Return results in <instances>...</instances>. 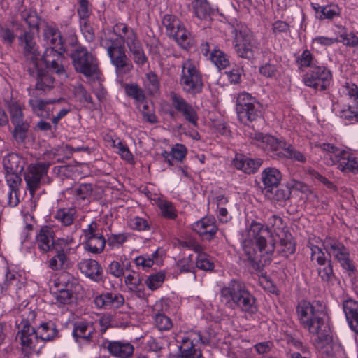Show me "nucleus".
<instances>
[{"mask_svg":"<svg viewBox=\"0 0 358 358\" xmlns=\"http://www.w3.org/2000/svg\"><path fill=\"white\" fill-rule=\"evenodd\" d=\"M193 229L203 239L210 240L215 236L218 229L213 218L203 217L194 223Z\"/></svg>","mask_w":358,"mask_h":358,"instance_id":"393cba45","label":"nucleus"},{"mask_svg":"<svg viewBox=\"0 0 358 358\" xmlns=\"http://www.w3.org/2000/svg\"><path fill=\"white\" fill-rule=\"evenodd\" d=\"M124 283L129 290L135 292L136 296L138 298H143L145 296L142 279L138 273L134 271H131L129 274L125 276Z\"/></svg>","mask_w":358,"mask_h":358,"instance_id":"72a5a7b5","label":"nucleus"},{"mask_svg":"<svg viewBox=\"0 0 358 358\" xmlns=\"http://www.w3.org/2000/svg\"><path fill=\"white\" fill-rule=\"evenodd\" d=\"M171 38H173L179 45L185 49L189 48L192 44V34L185 27L184 24Z\"/></svg>","mask_w":358,"mask_h":358,"instance_id":"ea45409f","label":"nucleus"},{"mask_svg":"<svg viewBox=\"0 0 358 358\" xmlns=\"http://www.w3.org/2000/svg\"><path fill=\"white\" fill-rule=\"evenodd\" d=\"M209 59L220 71L226 69L229 65V59L227 54L217 48H213L210 52Z\"/></svg>","mask_w":358,"mask_h":358,"instance_id":"58836bf2","label":"nucleus"},{"mask_svg":"<svg viewBox=\"0 0 358 358\" xmlns=\"http://www.w3.org/2000/svg\"><path fill=\"white\" fill-rule=\"evenodd\" d=\"M343 309L350 328L358 334V302L347 299L343 303Z\"/></svg>","mask_w":358,"mask_h":358,"instance_id":"c85d7f7f","label":"nucleus"},{"mask_svg":"<svg viewBox=\"0 0 358 358\" xmlns=\"http://www.w3.org/2000/svg\"><path fill=\"white\" fill-rule=\"evenodd\" d=\"M58 285L60 286L62 289L76 293L79 292L81 289V285L78 280L68 272L60 274L58 278Z\"/></svg>","mask_w":358,"mask_h":358,"instance_id":"e433bc0d","label":"nucleus"},{"mask_svg":"<svg viewBox=\"0 0 358 358\" xmlns=\"http://www.w3.org/2000/svg\"><path fill=\"white\" fill-rule=\"evenodd\" d=\"M73 94L81 103H93L92 97L81 84H78L74 87Z\"/></svg>","mask_w":358,"mask_h":358,"instance_id":"338daca9","label":"nucleus"},{"mask_svg":"<svg viewBox=\"0 0 358 358\" xmlns=\"http://www.w3.org/2000/svg\"><path fill=\"white\" fill-rule=\"evenodd\" d=\"M9 112L13 124L20 123L24 121V115L19 103L12 101L9 104Z\"/></svg>","mask_w":358,"mask_h":358,"instance_id":"0e129e2a","label":"nucleus"},{"mask_svg":"<svg viewBox=\"0 0 358 358\" xmlns=\"http://www.w3.org/2000/svg\"><path fill=\"white\" fill-rule=\"evenodd\" d=\"M194 10L196 16L199 19H206L213 13V10L206 0L195 1Z\"/></svg>","mask_w":358,"mask_h":358,"instance_id":"c03bdc74","label":"nucleus"},{"mask_svg":"<svg viewBox=\"0 0 358 358\" xmlns=\"http://www.w3.org/2000/svg\"><path fill=\"white\" fill-rule=\"evenodd\" d=\"M18 331L15 339L21 345L24 352H30L38 344L40 338L35 329L31 326L29 321L22 319L17 324Z\"/></svg>","mask_w":358,"mask_h":358,"instance_id":"dca6fc26","label":"nucleus"},{"mask_svg":"<svg viewBox=\"0 0 358 358\" xmlns=\"http://www.w3.org/2000/svg\"><path fill=\"white\" fill-rule=\"evenodd\" d=\"M53 217L62 227H70L78 217V210L75 206L59 208L55 211Z\"/></svg>","mask_w":358,"mask_h":358,"instance_id":"c756f323","label":"nucleus"},{"mask_svg":"<svg viewBox=\"0 0 358 358\" xmlns=\"http://www.w3.org/2000/svg\"><path fill=\"white\" fill-rule=\"evenodd\" d=\"M129 50L137 66H143L148 62V57L145 54L141 43L129 49Z\"/></svg>","mask_w":358,"mask_h":358,"instance_id":"13d9d810","label":"nucleus"},{"mask_svg":"<svg viewBox=\"0 0 358 358\" xmlns=\"http://www.w3.org/2000/svg\"><path fill=\"white\" fill-rule=\"evenodd\" d=\"M20 15L28 25L29 30L36 29L38 32L39 31L41 17L36 10L25 8L20 12Z\"/></svg>","mask_w":358,"mask_h":358,"instance_id":"4c0bfd02","label":"nucleus"},{"mask_svg":"<svg viewBox=\"0 0 358 358\" xmlns=\"http://www.w3.org/2000/svg\"><path fill=\"white\" fill-rule=\"evenodd\" d=\"M236 110L238 119L245 125L262 117V105L251 94L245 92L238 94Z\"/></svg>","mask_w":358,"mask_h":358,"instance_id":"6e6552de","label":"nucleus"},{"mask_svg":"<svg viewBox=\"0 0 358 358\" xmlns=\"http://www.w3.org/2000/svg\"><path fill=\"white\" fill-rule=\"evenodd\" d=\"M20 277L17 272L8 269L5 274V280L1 285L2 291H7L11 288L15 289L20 288Z\"/></svg>","mask_w":358,"mask_h":358,"instance_id":"a19ab883","label":"nucleus"},{"mask_svg":"<svg viewBox=\"0 0 358 358\" xmlns=\"http://www.w3.org/2000/svg\"><path fill=\"white\" fill-rule=\"evenodd\" d=\"M176 266L180 273L192 272L193 273L194 279H196V275L194 274V262L192 255L178 260Z\"/></svg>","mask_w":358,"mask_h":358,"instance_id":"052dcab7","label":"nucleus"},{"mask_svg":"<svg viewBox=\"0 0 358 358\" xmlns=\"http://www.w3.org/2000/svg\"><path fill=\"white\" fill-rule=\"evenodd\" d=\"M194 250L199 252L195 262L196 266L201 270L212 271L214 268V263L206 254L200 252L202 247L196 245L194 246Z\"/></svg>","mask_w":358,"mask_h":358,"instance_id":"79ce46f5","label":"nucleus"},{"mask_svg":"<svg viewBox=\"0 0 358 358\" xmlns=\"http://www.w3.org/2000/svg\"><path fill=\"white\" fill-rule=\"evenodd\" d=\"M341 14V8L335 3H330L323 6L321 10V15L318 16V20H333L336 17H339Z\"/></svg>","mask_w":358,"mask_h":358,"instance_id":"a18cd8bd","label":"nucleus"},{"mask_svg":"<svg viewBox=\"0 0 358 358\" xmlns=\"http://www.w3.org/2000/svg\"><path fill=\"white\" fill-rule=\"evenodd\" d=\"M32 73L29 71L30 75L36 77V90L46 91L50 90L54 87L55 78L49 73L44 72L42 69H38V64L37 68L34 70Z\"/></svg>","mask_w":358,"mask_h":358,"instance_id":"473e14b6","label":"nucleus"},{"mask_svg":"<svg viewBox=\"0 0 358 358\" xmlns=\"http://www.w3.org/2000/svg\"><path fill=\"white\" fill-rule=\"evenodd\" d=\"M323 266V268L317 269L321 280L327 285L333 284L336 277L334 273L331 260L329 259L328 262Z\"/></svg>","mask_w":358,"mask_h":358,"instance_id":"49530a36","label":"nucleus"},{"mask_svg":"<svg viewBox=\"0 0 358 358\" xmlns=\"http://www.w3.org/2000/svg\"><path fill=\"white\" fill-rule=\"evenodd\" d=\"M105 346L112 356L118 358L130 357L134 351V346L126 341H107Z\"/></svg>","mask_w":358,"mask_h":358,"instance_id":"5701e85b","label":"nucleus"},{"mask_svg":"<svg viewBox=\"0 0 358 358\" xmlns=\"http://www.w3.org/2000/svg\"><path fill=\"white\" fill-rule=\"evenodd\" d=\"M262 162L260 158L251 159L243 155H236L233 160V164L237 169L248 174L255 173Z\"/></svg>","mask_w":358,"mask_h":358,"instance_id":"a878e982","label":"nucleus"},{"mask_svg":"<svg viewBox=\"0 0 358 358\" xmlns=\"http://www.w3.org/2000/svg\"><path fill=\"white\" fill-rule=\"evenodd\" d=\"M285 234V238H280V246L281 249L280 250V252L284 257H288L290 255H292L295 252V244L292 241V235L290 234Z\"/></svg>","mask_w":358,"mask_h":358,"instance_id":"de8ad7c7","label":"nucleus"},{"mask_svg":"<svg viewBox=\"0 0 358 358\" xmlns=\"http://www.w3.org/2000/svg\"><path fill=\"white\" fill-rule=\"evenodd\" d=\"M297 317L302 327L315 336L314 344L320 349L329 345L332 338L325 322V306L320 301H301L296 307Z\"/></svg>","mask_w":358,"mask_h":358,"instance_id":"f03ea898","label":"nucleus"},{"mask_svg":"<svg viewBox=\"0 0 358 358\" xmlns=\"http://www.w3.org/2000/svg\"><path fill=\"white\" fill-rule=\"evenodd\" d=\"M322 245L330 257H334L341 265L342 268L352 276L356 268L350 257L349 249L338 239L332 237H327L322 241Z\"/></svg>","mask_w":358,"mask_h":358,"instance_id":"1a4fd4ad","label":"nucleus"},{"mask_svg":"<svg viewBox=\"0 0 358 358\" xmlns=\"http://www.w3.org/2000/svg\"><path fill=\"white\" fill-rule=\"evenodd\" d=\"M124 90L127 95L135 99L136 101L143 103L145 100L143 90L136 83L127 84Z\"/></svg>","mask_w":358,"mask_h":358,"instance_id":"3c124183","label":"nucleus"},{"mask_svg":"<svg viewBox=\"0 0 358 358\" xmlns=\"http://www.w3.org/2000/svg\"><path fill=\"white\" fill-rule=\"evenodd\" d=\"M170 99L176 110L181 114L185 120L196 127L199 117L193 106L188 103L181 95L174 92H171Z\"/></svg>","mask_w":358,"mask_h":358,"instance_id":"a211bd4d","label":"nucleus"},{"mask_svg":"<svg viewBox=\"0 0 358 358\" xmlns=\"http://www.w3.org/2000/svg\"><path fill=\"white\" fill-rule=\"evenodd\" d=\"M288 143L273 136L265 134L264 140L260 143V148L274 159H284L285 152Z\"/></svg>","mask_w":358,"mask_h":358,"instance_id":"aec40b11","label":"nucleus"},{"mask_svg":"<svg viewBox=\"0 0 358 358\" xmlns=\"http://www.w3.org/2000/svg\"><path fill=\"white\" fill-rule=\"evenodd\" d=\"M282 219L273 215L268 219L266 227L259 222L253 221L245 234L243 236L242 247L248 261L255 269L268 264L275 251V242L271 240L267 243L265 235L275 234L280 236L279 231H283Z\"/></svg>","mask_w":358,"mask_h":358,"instance_id":"f257e3e1","label":"nucleus"},{"mask_svg":"<svg viewBox=\"0 0 358 358\" xmlns=\"http://www.w3.org/2000/svg\"><path fill=\"white\" fill-rule=\"evenodd\" d=\"M210 340L199 331H190L182 337L179 354L174 358H204L200 345H208Z\"/></svg>","mask_w":358,"mask_h":358,"instance_id":"9b49d317","label":"nucleus"},{"mask_svg":"<svg viewBox=\"0 0 358 358\" xmlns=\"http://www.w3.org/2000/svg\"><path fill=\"white\" fill-rule=\"evenodd\" d=\"M285 159L301 164H304L307 161L306 155L289 143H288L285 152Z\"/></svg>","mask_w":358,"mask_h":358,"instance_id":"8fccbe9b","label":"nucleus"},{"mask_svg":"<svg viewBox=\"0 0 358 358\" xmlns=\"http://www.w3.org/2000/svg\"><path fill=\"white\" fill-rule=\"evenodd\" d=\"M62 43L60 45V47L63 46L64 49V52H67L69 51V48H74L75 49L78 47V40L76 32L73 29H69L67 32L65 34L64 36H62Z\"/></svg>","mask_w":358,"mask_h":358,"instance_id":"6e6d98bb","label":"nucleus"},{"mask_svg":"<svg viewBox=\"0 0 358 358\" xmlns=\"http://www.w3.org/2000/svg\"><path fill=\"white\" fill-rule=\"evenodd\" d=\"M234 43L238 57L250 59L257 50L258 43L247 27L235 29Z\"/></svg>","mask_w":358,"mask_h":358,"instance_id":"f8f14e48","label":"nucleus"},{"mask_svg":"<svg viewBox=\"0 0 358 358\" xmlns=\"http://www.w3.org/2000/svg\"><path fill=\"white\" fill-rule=\"evenodd\" d=\"M180 84L182 90L192 96L202 92L203 81L196 63L192 59H186L182 64Z\"/></svg>","mask_w":358,"mask_h":358,"instance_id":"423d86ee","label":"nucleus"},{"mask_svg":"<svg viewBox=\"0 0 358 358\" xmlns=\"http://www.w3.org/2000/svg\"><path fill=\"white\" fill-rule=\"evenodd\" d=\"M221 301L231 308L253 314L257 311L256 299L246 285L238 280H231L220 291Z\"/></svg>","mask_w":358,"mask_h":358,"instance_id":"20e7f679","label":"nucleus"},{"mask_svg":"<svg viewBox=\"0 0 358 358\" xmlns=\"http://www.w3.org/2000/svg\"><path fill=\"white\" fill-rule=\"evenodd\" d=\"M29 99L28 105L31 111L38 117L50 118L52 111L57 108L59 103L64 101V99H42L37 95L34 90H29Z\"/></svg>","mask_w":358,"mask_h":358,"instance_id":"4468645a","label":"nucleus"},{"mask_svg":"<svg viewBox=\"0 0 358 358\" xmlns=\"http://www.w3.org/2000/svg\"><path fill=\"white\" fill-rule=\"evenodd\" d=\"M13 136L15 141L18 143H22L27 138V134L28 129L29 128V124L28 122L23 121L20 123H15Z\"/></svg>","mask_w":358,"mask_h":358,"instance_id":"680f3d73","label":"nucleus"},{"mask_svg":"<svg viewBox=\"0 0 358 358\" xmlns=\"http://www.w3.org/2000/svg\"><path fill=\"white\" fill-rule=\"evenodd\" d=\"M340 117L343 119L345 124H354L358 122V108L355 110L352 106H345L340 111Z\"/></svg>","mask_w":358,"mask_h":358,"instance_id":"bf43d9fd","label":"nucleus"},{"mask_svg":"<svg viewBox=\"0 0 358 358\" xmlns=\"http://www.w3.org/2000/svg\"><path fill=\"white\" fill-rule=\"evenodd\" d=\"M2 164L4 172H22L25 162L21 155L10 152L3 158Z\"/></svg>","mask_w":358,"mask_h":358,"instance_id":"2f4dec72","label":"nucleus"},{"mask_svg":"<svg viewBox=\"0 0 358 358\" xmlns=\"http://www.w3.org/2000/svg\"><path fill=\"white\" fill-rule=\"evenodd\" d=\"M73 243L72 237L57 239L55 250L56 255L48 261V267L54 271L63 268L64 264L68 260L67 254L69 248H63L62 245L68 246Z\"/></svg>","mask_w":358,"mask_h":358,"instance_id":"412c9836","label":"nucleus"},{"mask_svg":"<svg viewBox=\"0 0 358 358\" xmlns=\"http://www.w3.org/2000/svg\"><path fill=\"white\" fill-rule=\"evenodd\" d=\"M93 185L91 183H80L75 186L71 191L75 203L78 205H89L92 201Z\"/></svg>","mask_w":358,"mask_h":358,"instance_id":"bb28decb","label":"nucleus"},{"mask_svg":"<svg viewBox=\"0 0 358 358\" xmlns=\"http://www.w3.org/2000/svg\"><path fill=\"white\" fill-rule=\"evenodd\" d=\"M157 206L160 209L161 214L164 217L173 220L177 217L176 210L171 202L159 199L157 202Z\"/></svg>","mask_w":358,"mask_h":358,"instance_id":"864d4df0","label":"nucleus"},{"mask_svg":"<svg viewBox=\"0 0 358 358\" xmlns=\"http://www.w3.org/2000/svg\"><path fill=\"white\" fill-rule=\"evenodd\" d=\"M162 23L166 27V32L169 37L176 34V31L183 25L180 20L173 15H165Z\"/></svg>","mask_w":358,"mask_h":358,"instance_id":"37998d69","label":"nucleus"},{"mask_svg":"<svg viewBox=\"0 0 358 358\" xmlns=\"http://www.w3.org/2000/svg\"><path fill=\"white\" fill-rule=\"evenodd\" d=\"M17 31H20V34L17 36L19 45L22 49V53L24 62L26 63L28 71L31 73L37 68V64L41 59V52L39 46L37 44L34 34L31 30L26 29L20 23L13 22Z\"/></svg>","mask_w":358,"mask_h":358,"instance_id":"39448f33","label":"nucleus"},{"mask_svg":"<svg viewBox=\"0 0 358 358\" xmlns=\"http://www.w3.org/2000/svg\"><path fill=\"white\" fill-rule=\"evenodd\" d=\"M71 58L76 72L87 78L97 76L99 71L97 58L85 47L79 45L74 49L71 53Z\"/></svg>","mask_w":358,"mask_h":358,"instance_id":"9d476101","label":"nucleus"},{"mask_svg":"<svg viewBox=\"0 0 358 358\" xmlns=\"http://www.w3.org/2000/svg\"><path fill=\"white\" fill-rule=\"evenodd\" d=\"M43 39L48 48H58L62 43V34L55 25L45 24L43 31Z\"/></svg>","mask_w":358,"mask_h":358,"instance_id":"7c9ffc66","label":"nucleus"},{"mask_svg":"<svg viewBox=\"0 0 358 358\" xmlns=\"http://www.w3.org/2000/svg\"><path fill=\"white\" fill-rule=\"evenodd\" d=\"M281 179L282 174L278 169L266 168L262 173V180L266 191V194L273 193V190L279 185Z\"/></svg>","mask_w":358,"mask_h":358,"instance_id":"cd10ccee","label":"nucleus"},{"mask_svg":"<svg viewBox=\"0 0 358 358\" xmlns=\"http://www.w3.org/2000/svg\"><path fill=\"white\" fill-rule=\"evenodd\" d=\"M165 279V274L163 272H159L150 275L146 279L145 283L150 290H156L158 289Z\"/></svg>","mask_w":358,"mask_h":358,"instance_id":"e2e57ef3","label":"nucleus"},{"mask_svg":"<svg viewBox=\"0 0 358 358\" xmlns=\"http://www.w3.org/2000/svg\"><path fill=\"white\" fill-rule=\"evenodd\" d=\"M95 334V328L92 322L78 321L73 324L72 336L80 346L92 343Z\"/></svg>","mask_w":358,"mask_h":358,"instance_id":"6ab92c4d","label":"nucleus"},{"mask_svg":"<svg viewBox=\"0 0 358 358\" xmlns=\"http://www.w3.org/2000/svg\"><path fill=\"white\" fill-rule=\"evenodd\" d=\"M144 86L150 94H156L160 86L157 74L153 72L147 73L144 80Z\"/></svg>","mask_w":358,"mask_h":358,"instance_id":"603ef678","label":"nucleus"},{"mask_svg":"<svg viewBox=\"0 0 358 358\" xmlns=\"http://www.w3.org/2000/svg\"><path fill=\"white\" fill-rule=\"evenodd\" d=\"M155 324L160 331H167L171 329V320L164 313H158L155 317Z\"/></svg>","mask_w":358,"mask_h":358,"instance_id":"69168bd1","label":"nucleus"},{"mask_svg":"<svg viewBox=\"0 0 358 358\" xmlns=\"http://www.w3.org/2000/svg\"><path fill=\"white\" fill-rule=\"evenodd\" d=\"M55 231L49 226H43L36 234V244L38 248L48 252L56 248L57 240L55 241Z\"/></svg>","mask_w":358,"mask_h":358,"instance_id":"4be33fe9","label":"nucleus"},{"mask_svg":"<svg viewBox=\"0 0 358 358\" xmlns=\"http://www.w3.org/2000/svg\"><path fill=\"white\" fill-rule=\"evenodd\" d=\"M106 241L101 234L84 239V248L93 254L103 252Z\"/></svg>","mask_w":358,"mask_h":358,"instance_id":"f704fd0d","label":"nucleus"},{"mask_svg":"<svg viewBox=\"0 0 358 358\" xmlns=\"http://www.w3.org/2000/svg\"><path fill=\"white\" fill-rule=\"evenodd\" d=\"M120 40L121 43L122 42L127 45L128 49L141 43L136 32L132 28L124 34Z\"/></svg>","mask_w":358,"mask_h":358,"instance_id":"774afa93","label":"nucleus"},{"mask_svg":"<svg viewBox=\"0 0 358 358\" xmlns=\"http://www.w3.org/2000/svg\"><path fill=\"white\" fill-rule=\"evenodd\" d=\"M64 53L63 46L58 48H46L43 55H41V59L50 71L62 76L66 74L63 64L65 58Z\"/></svg>","mask_w":358,"mask_h":358,"instance_id":"f3484780","label":"nucleus"},{"mask_svg":"<svg viewBox=\"0 0 358 358\" xmlns=\"http://www.w3.org/2000/svg\"><path fill=\"white\" fill-rule=\"evenodd\" d=\"M332 74L330 70L323 66H315L303 76L304 84L316 90H325L330 85Z\"/></svg>","mask_w":358,"mask_h":358,"instance_id":"ddd939ff","label":"nucleus"},{"mask_svg":"<svg viewBox=\"0 0 358 358\" xmlns=\"http://www.w3.org/2000/svg\"><path fill=\"white\" fill-rule=\"evenodd\" d=\"M296 63L299 69L303 70V68L310 67L313 69L317 66V61L313 54L308 50H305L297 58Z\"/></svg>","mask_w":358,"mask_h":358,"instance_id":"09e8293b","label":"nucleus"},{"mask_svg":"<svg viewBox=\"0 0 358 358\" xmlns=\"http://www.w3.org/2000/svg\"><path fill=\"white\" fill-rule=\"evenodd\" d=\"M49 166V163L40 162L31 164L27 167L24 178L27 188L32 196L39 189L41 183L45 182Z\"/></svg>","mask_w":358,"mask_h":358,"instance_id":"2eb2a0df","label":"nucleus"},{"mask_svg":"<svg viewBox=\"0 0 358 358\" xmlns=\"http://www.w3.org/2000/svg\"><path fill=\"white\" fill-rule=\"evenodd\" d=\"M318 146L326 153L331 164H338V169L343 172H352L358 175L357 157L330 143H322Z\"/></svg>","mask_w":358,"mask_h":358,"instance_id":"0eeeda50","label":"nucleus"},{"mask_svg":"<svg viewBox=\"0 0 358 358\" xmlns=\"http://www.w3.org/2000/svg\"><path fill=\"white\" fill-rule=\"evenodd\" d=\"M21 172H4V178L9 189L20 191L22 184Z\"/></svg>","mask_w":358,"mask_h":358,"instance_id":"5fc2aeb1","label":"nucleus"},{"mask_svg":"<svg viewBox=\"0 0 358 358\" xmlns=\"http://www.w3.org/2000/svg\"><path fill=\"white\" fill-rule=\"evenodd\" d=\"M78 267L82 273L94 282L102 279L103 270L99 262L94 259H83L78 263Z\"/></svg>","mask_w":358,"mask_h":358,"instance_id":"b1692460","label":"nucleus"},{"mask_svg":"<svg viewBox=\"0 0 358 358\" xmlns=\"http://www.w3.org/2000/svg\"><path fill=\"white\" fill-rule=\"evenodd\" d=\"M131 29L125 23H117L113 27V31L117 37L113 38L105 34L100 40V45L106 50L117 76L129 73L134 68L132 62L126 54L125 48L120 40Z\"/></svg>","mask_w":358,"mask_h":358,"instance_id":"7ed1b4c3","label":"nucleus"},{"mask_svg":"<svg viewBox=\"0 0 358 358\" xmlns=\"http://www.w3.org/2000/svg\"><path fill=\"white\" fill-rule=\"evenodd\" d=\"M41 341H50L59 337V331L55 322L48 321L41 323L37 331Z\"/></svg>","mask_w":358,"mask_h":358,"instance_id":"c9c22d12","label":"nucleus"},{"mask_svg":"<svg viewBox=\"0 0 358 358\" xmlns=\"http://www.w3.org/2000/svg\"><path fill=\"white\" fill-rule=\"evenodd\" d=\"M271 199L276 201H286L290 198L291 189L287 185L277 186L273 190V193L266 194Z\"/></svg>","mask_w":358,"mask_h":358,"instance_id":"4d7b16f0","label":"nucleus"}]
</instances>
